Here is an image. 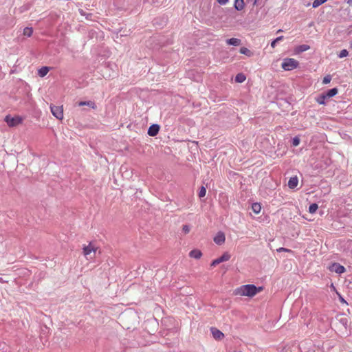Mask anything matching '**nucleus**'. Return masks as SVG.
<instances>
[{
	"instance_id": "1a4fd4ad",
	"label": "nucleus",
	"mask_w": 352,
	"mask_h": 352,
	"mask_svg": "<svg viewBox=\"0 0 352 352\" xmlns=\"http://www.w3.org/2000/svg\"><path fill=\"white\" fill-rule=\"evenodd\" d=\"M226 240L225 234L223 232H219L214 238V241L217 245H222Z\"/></svg>"
},
{
	"instance_id": "6ab92c4d",
	"label": "nucleus",
	"mask_w": 352,
	"mask_h": 352,
	"mask_svg": "<svg viewBox=\"0 0 352 352\" xmlns=\"http://www.w3.org/2000/svg\"><path fill=\"white\" fill-rule=\"evenodd\" d=\"M240 53L246 55L248 57L253 56V52L245 47H243L240 49Z\"/></svg>"
},
{
	"instance_id": "b1692460",
	"label": "nucleus",
	"mask_w": 352,
	"mask_h": 352,
	"mask_svg": "<svg viewBox=\"0 0 352 352\" xmlns=\"http://www.w3.org/2000/svg\"><path fill=\"white\" fill-rule=\"evenodd\" d=\"M33 33V30L32 28L26 27L23 30V34L28 37L31 36Z\"/></svg>"
},
{
	"instance_id": "f257e3e1",
	"label": "nucleus",
	"mask_w": 352,
	"mask_h": 352,
	"mask_svg": "<svg viewBox=\"0 0 352 352\" xmlns=\"http://www.w3.org/2000/svg\"><path fill=\"white\" fill-rule=\"evenodd\" d=\"M262 287H256L254 285H245L236 288L234 294L241 296L252 297L262 290Z\"/></svg>"
},
{
	"instance_id": "4c0bfd02",
	"label": "nucleus",
	"mask_w": 352,
	"mask_h": 352,
	"mask_svg": "<svg viewBox=\"0 0 352 352\" xmlns=\"http://www.w3.org/2000/svg\"><path fill=\"white\" fill-rule=\"evenodd\" d=\"M351 47L352 48V41H351Z\"/></svg>"
},
{
	"instance_id": "7ed1b4c3",
	"label": "nucleus",
	"mask_w": 352,
	"mask_h": 352,
	"mask_svg": "<svg viewBox=\"0 0 352 352\" xmlns=\"http://www.w3.org/2000/svg\"><path fill=\"white\" fill-rule=\"evenodd\" d=\"M5 121L9 126L13 127L21 124L23 121V119L19 116L11 117L10 116H6L5 118Z\"/></svg>"
},
{
	"instance_id": "f03ea898",
	"label": "nucleus",
	"mask_w": 352,
	"mask_h": 352,
	"mask_svg": "<svg viewBox=\"0 0 352 352\" xmlns=\"http://www.w3.org/2000/svg\"><path fill=\"white\" fill-rule=\"evenodd\" d=\"M298 61L294 58H285L282 63V68L286 71H291L298 66Z\"/></svg>"
},
{
	"instance_id": "72a5a7b5",
	"label": "nucleus",
	"mask_w": 352,
	"mask_h": 352,
	"mask_svg": "<svg viewBox=\"0 0 352 352\" xmlns=\"http://www.w3.org/2000/svg\"><path fill=\"white\" fill-rule=\"evenodd\" d=\"M338 296H339V300H340L341 302L347 304L346 300L343 298V297L341 295H340L338 294Z\"/></svg>"
},
{
	"instance_id": "0eeeda50",
	"label": "nucleus",
	"mask_w": 352,
	"mask_h": 352,
	"mask_svg": "<svg viewBox=\"0 0 352 352\" xmlns=\"http://www.w3.org/2000/svg\"><path fill=\"white\" fill-rule=\"evenodd\" d=\"M97 250L98 248L93 245L91 243H89L88 245L85 246L83 248V254L85 256H87L90 255L92 252L96 254Z\"/></svg>"
},
{
	"instance_id": "4be33fe9",
	"label": "nucleus",
	"mask_w": 352,
	"mask_h": 352,
	"mask_svg": "<svg viewBox=\"0 0 352 352\" xmlns=\"http://www.w3.org/2000/svg\"><path fill=\"white\" fill-rule=\"evenodd\" d=\"M309 48H310L309 45L303 44V45H299L297 47V51H298V52H305V51L309 50Z\"/></svg>"
},
{
	"instance_id": "2f4dec72",
	"label": "nucleus",
	"mask_w": 352,
	"mask_h": 352,
	"mask_svg": "<svg viewBox=\"0 0 352 352\" xmlns=\"http://www.w3.org/2000/svg\"><path fill=\"white\" fill-rule=\"evenodd\" d=\"M277 252H291L292 250H289V249H287V248H280L277 249Z\"/></svg>"
},
{
	"instance_id": "9b49d317",
	"label": "nucleus",
	"mask_w": 352,
	"mask_h": 352,
	"mask_svg": "<svg viewBox=\"0 0 352 352\" xmlns=\"http://www.w3.org/2000/svg\"><path fill=\"white\" fill-rule=\"evenodd\" d=\"M298 184V179L296 176L292 177L289 179L288 187L291 189L295 188Z\"/></svg>"
},
{
	"instance_id": "473e14b6",
	"label": "nucleus",
	"mask_w": 352,
	"mask_h": 352,
	"mask_svg": "<svg viewBox=\"0 0 352 352\" xmlns=\"http://www.w3.org/2000/svg\"><path fill=\"white\" fill-rule=\"evenodd\" d=\"M229 0H217V2L220 4V5H226L228 2Z\"/></svg>"
},
{
	"instance_id": "e433bc0d",
	"label": "nucleus",
	"mask_w": 352,
	"mask_h": 352,
	"mask_svg": "<svg viewBox=\"0 0 352 352\" xmlns=\"http://www.w3.org/2000/svg\"><path fill=\"white\" fill-rule=\"evenodd\" d=\"M256 3V0H255V1H254V4H255Z\"/></svg>"
},
{
	"instance_id": "393cba45",
	"label": "nucleus",
	"mask_w": 352,
	"mask_h": 352,
	"mask_svg": "<svg viewBox=\"0 0 352 352\" xmlns=\"http://www.w3.org/2000/svg\"><path fill=\"white\" fill-rule=\"evenodd\" d=\"M318 208V206L317 204L314 203L309 206V212L311 214H314L316 212L317 209Z\"/></svg>"
},
{
	"instance_id": "ddd939ff",
	"label": "nucleus",
	"mask_w": 352,
	"mask_h": 352,
	"mask_svg": "<svg viewBox=\"0 0 352 352\" xmlns=\"http://www.w3.org/2000/svg\"><path fill=\"white\" fill-rule=\"evenodd\" d=\"M78 106L79 107H82V106H88L94 109H95L96 108V105L95 104L94 102L91 101V100H89V101H80L78 102Z\"/></svg>"
},
{
	"instance_id": "f3484780",
	"label": "nucleus",
	"mask_w": 352,
	"mask_h": 352,
	"mask_svg": "<svg viewBox=\"0 0 352 352\" xmlns=\"http://www.w3.org/2000/svg\"><path fill=\"white\" fill-rule=\"evenodd\" d=\"M327 98H328L326 96V95L324 93H322L316 98V100L320 104H325V100Z\"/></svg>"
},
{
	"instance_id": "423d86ee",
	"label": "nucleus",
	"mask_w": 352,
	"mask_h": 352,
	"mask_svg": "<svg viewBox=\"0 0 352 352\" xmlns=\"http://www.w3.org/2000/svg\"><path fill=\"white\" fill-rule=\"evenodd\" d=\"M230 257H231V256L228 252H225L219 258L213 260L212 262L211 263L210 265L212 267H214L222 262L228 261L230 258Z\"/></svg>"
},
{
	"instance_id": "7c9ffc66",
	"label": "nucleus",
	"mask_w": 352,
	"mask_h": 352,
	"mask_svg": "<svg viewBox=\"0 0 352 352\" xmlns=\"http://www.w3.org/2000/svg\"><path fill=\"white\" fill-rule=\"evenodd\" d=\"M182 230L184 232V234H188L190 230V228L188 225H184Z\"/></svg>"
},
{
	"instance_id": "6e6552de",
	"label": "nucleus",
	"mask_w": 352,
	"mask_h": 352,
	"mask_svg": "<svg viewBox=\"0 0 352 352\" xmlns=\"http://www.w3.org/2000/svg\"><path fill=\"white\" fill-rule=\"evenodd\" d=\"M210 331L212 337L217 340H221L224 338V334L215 327H211Z\"/></svg>"
},
{
	"instance_id": "f704fd0d",
	"label": "nucleus",
	"mask_w": 352,
	"mask_h": 352,
	"mask_svg": "<svg viewBox=\"0 0 352 352\" xmlns=\"http://www.w3.org/2000/svg\"><path fill=\"white\" fill-rule=\"evenodd\" d=\"M341 322L343 325L346 326L347 324V320L346 318H342L340 320Z\"/></svg>"
},
{
	"instance_id": "c9c22d12",
	"label": "nucleus",
	"mask_w": 352,
	"mask_h": 352,
	"mask_svg": "<svg viewBox=\"0 0 352 352\" xmlns=\"http://www.w3.org/2000/svg\"><path fill=\"white\" fill-rule=\"evenodd\" d=\"M347 3H348L349 4H351V3H352V0H348V1H347Z\"/></svg>"
},
{
	"instance_id": "39448f33",
	"label": "nucleus",
	"mask_w": 352,
	"mask_h": 352,
	"mask_svg": "<svg viewBox=\"0 0 352 352\" xmlns=\"http://www.w3.org/2000/svg\"><path fill=\"white\" fill-rule=\"evenodd\" d=\"M51 111L54 116L58 120H62L63 118V110L62 107L51 106Z\"/></svg>"
},
{
	"instance_id": "bb28decb",
	"label": "nucleus",
	"mask_w": 352,
	"mask_h": 352,
	"mask_svg": "<svg viewBox=\"0 0 352 352\" xmlns=\"http://www.w3.org/2000/svg\"><path fill=\"white\" fill-rule=\"evenodd\" d=\"M206 189L204 186H201L199 189V197H204L206 195Z\"/></svg>"
},
{
	"instance_id": "a878e982",
	"label": "nucleus",
	"mask_w": 352,
	"mask_h": 352,
	"mask_svg": "<svg viewBox=\"0 0 352 352\" xmlns=\"http://www.w3.org/2000/svg\"><path fill=\"white\" fill-rule=\"evenodd\" d=\"M348 55H349V52L346 50L344 49L340 51V54H338V57L342 58L346 57Z\"/></svg>"
},
{
	"instance_id": "5701e85b",
	"label": "nucleus",
	"mask_w": 352,
	"mask_h": 352,
	"mask_svg": "<svg viewBox=\"0 0 352 352\" xmlns=\"http://www.w3.org/2000/svg\"><path fill=\"white\" fill-rule=\"evenodd\" d=\"M327 0H314V1L312 3V7L314 8H316L319 7L320 5L325 3Z\"/></svg>"
},
{
	"instance_id": "aec40b11",
	"label": "nucleus",
	"mask_w": 352,
	"mask_h": 352,
	"mask_svg": "<svg viewBox=\"0 0 352 352\" xmlns=\"http://www.w3.org/2000/svg\"><path fill=\"white\" fill-rule=\"evenodd\" d=\"M252 209L254 213L258 214L261 212V206L258 203H254L252 205Z\"/></svg>"
},
{
	"instance_id": "f8f14e48",
	"label": "nucleus",
	"mask_w": 352,
	"mask_h": 352,
	"mask_svg": "<svg viewBox=\"0 0 352 352\" xmlns=\"http://www.w3.org/2000/svg\"><path fill=\"white\" fill-rule=\"evenodd\" d=\"M245 4L243 0H235L234 7L237 11H241L244 8Z\"/></svg>"
},
{
	"instance_id": "9d476101",
	"label": "nucleus",
	"mask_w": 352,
	"mask_h": 352,
	"mask_svg": "<svg viewBox=\"0 0 352 352\" xmlns=\"http://www.w3.org/2000/svg\"><path fill=\"white\" fill-rule=\"evenodd\" d=\"M160 131V125L153 124L148 129V134L150 136H155Z\"/></svg>"
},
{
	"instance_id": "4468645a",
	"label": "nucleus",
	"mask_w": 352,
	"mask_h": 352,
	"mask_svg": "<svg viewBox=\"0 0 352 352\" xmlns=\"http://www.w3.org/2000/svg\"><path fill=\"white\" fill-rule=\"evenodd\" d=\"M226 43L230 45L238 46L241 45V41L239 38H232L226 40Z\"/></svg>"
},
{
	"instance_id": "c85d7f7f",
	"label": "nucleus",
	"mask_w": 352,
	"mask_h": 352,
	"mask_svg": "<svg viewBox=\"0 0 352 352\" xmlns=\"http://www.w3.org/2000/svg\"><path fill=\"white\" fill-rule=\"evenodd\" d=\"M299 144H300V138L297 136L294 137L292 139V145L294 146H297L299 145Z\"/></svg>"
},
{
	"instance_id": "a211bd4d",
	"label": "nucleus",
	"mask_w": 352,
	"mask_h": 352,
	"mask_svg": "<svg viewBox=\"0 0 352 352\" xmlns=\"http://www.w3.org/2000/svg\"><path fill=\"white\" fill-rule=\"evenodd\" d=\"M50 68L48 67H42L38 71V74L40 77H44L49 72Z\"/></svg>"
},
{
	"instance_id": "412c9836",
	"label": "nucleus",
	"mask_w": 352,
	"mask_h": 352,
	"mask_svg": "<svg viewBox=\"0 0 352 352\" xmlns=\"http://www.w3.org/2000/svg\"><path fill=\"white\" fill-rule=\"evenodd\" d=\"M245 76L241 73L240 74H238L236 76H235V81L236 82H243L245 80Z\"/></svg>"
},
{
	"instance_id": "2eb2a0df",
	"label": "nucleus",
	"mask_w": 352,
	"mask_h": 352,
	"mask_svg": "<svg viewBox=\"0 0 352 352\" xmlns=\"http://www.w3.org/2000/svg\"><path fill=\"white\" fill-rule=\"evenodd\" d=\"M338 89L336 87H335V88L329 89L327 92H324V94L326 95V96L328 98H330L331 97L335 96L338 94Z\"/></svg>"
},
{
	"instance_id": "20e7f679",
	"label": "nucleus",
	"mask_w": 352,
	"mask_h": 352,
	"mask_svg": "<svg viewBox=\"0 0 352 352\" xmlns=\"http://www.w3.org/2000/svg\"><path fill=\"white\" fill-rule=\"evenodd\" d=\"M329 270L332 272H336L337 274H341L345 272V268L344 266L341 265L338 263H333L330 265L328 267Z\"/></svg>"
},
{
	"instance_id": "cd10ccee",
	"label": "nucleus",
	"mask_w": 352,
	"mask_h": 352,
	"mask_svg": "<svg viewBox=\"0 0 352 352\" xmlns=\"http://www.w3.org/2000/svg\"><path fill=\"white\" fill-rule=\"evenodd\" d=\"M283 36H278L277 37L275 40H274L272 43H271V47H274L276 46V44L278 43V41L283 40Z\"/></svg>"
},
{
	"instance_id": "dca6fc26",
	"label": "nucleus",
	"mask_w": 352,
	"mask_h": 352,
	"mask_svg": "<svg viewBox=\"0 0 352 352\" xmlns=\"http://www.w3.org/2000/svg\"><path fill=\"white\" fill-rule=\"evenodd\" d=\"M202 254L200 250H193L192 251L190 252L189 253V256L192 258H201Z\"/></svg>"
},
{
	"instance_id": "c756f323",
	"label": "nucleus",
	"mask_w": 352,
	"mask_h": 352,
	"mask_svg": "<svg viewBox=\"0 0 352 352\" xmlns=\"http://www.w3.org/2000/svg\"><path fill=\"white\" fill-rule=\"evenodd\" d=\"M331 76L330 75H327L326 76L324 77L323 80H322V83L326 85V84H328L331 82Z\"/></svg>"
}]
</instances>
